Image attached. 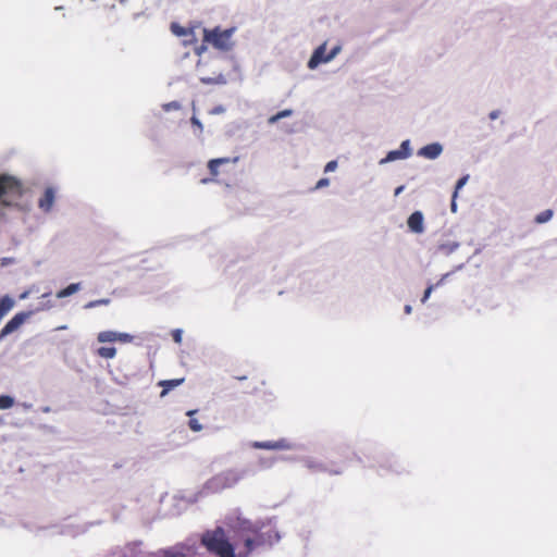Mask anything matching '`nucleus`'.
<instances>
[{
	"label": "nucleus",
	"mask_w": 557,
	"mask_h": 557,
	"mask_svg": "<svg viewBox=\"0 0 557 557\" xmlns=\"http://www.w3.org/2000/svg\"><path fill=\"white\" fill-rule=\"evenodd\" d=\"M250 467L228 468L209 479L205 484V490L209 493H220L226 488H233L245 478L252 475Z\"/></svg>",
	"instance_id": "obj_1"
},
{
	"label": "nucleus",
	"mask_w": 557,
	"mask_h": 557,
	"mask_svg": "<svg viewBox=\"0 0 557 557\" xmlns=\"http://www.w3.org/2000/svg\"><path fill=\"white\" fill-rule=\"evenodd\" d=\"M201 544L208 552L219 557H233V555H235L234 547L227 540L222 527H216L214 530L203 532L201 535Z\"/></svg>",
	"instance_id": "obj_2"
},
{
	"label": "nucleus",
	"mask_w": 557,
	"mask_h": 557,
	"mask_svg": "<svg viewBox=\"0 0 557 557\" xmlns=\"http://www.w3.org/2000/svg\"><path fill=\"white\" fill-rule=\"evenodd\" d=\"M23 186L12 175H0V207H11L22 196Z\"/></svg>",
	"instance_id": "obj_3"
},
{
	"label": "nucleus",
	"mask_w": 557,
	"mask_h": 557,
	"mask_svg": "<svg viewBox=\"0 0 557 557\" xmlns=\"http://www.w3.org/2000/svg\"><path fill=\"white\" fill-rule=\"evenodd\" d=\"M236 27L221 29L219 26L212 29H203V40L211 44L215 49L221 51H230L234 48L233 35Z\"/></svg>",
	"instance_id": "obj_4"
},
{
	"label": "nucleus",
	"mask_w": 557,
	"mask_h": 557,
	"mask_svg": "<svg viewBox=\"0 0 557 557\" xmlns=\"http://www.w3.org/2000/svg\"><path fill=\"white\" fill-rule=\"evenodd\" d=\"M250 447L267 450H299L305 448L302 444L290 442L287 438H280L277 441H253L250 443Z\"/></svg>",
	"instance_id": "obj_5"
},
{
	"label": "nucleus",
	"mask_w": 557,
	"mask_h": 557,
	"mask_svg": "<svg viewBox=\"0 0 557 557\" xmlns=\"http://www.w3.org/2000/svg\"><path fill=\"white\" fill-rule=\"evenodd\" d=\"M412 154L411 143L410 139H405L401 141L400 146L396 150H391L387 154L379 161L380 165H384L389 162H394L397 160H406Z\"/></svg>",
	"instance_id": "obj_6"
},
{
	"label": "nucleus",
	"mask_w": 557,
	"mask_h": 557,
	"mask_svg": "<svg viewBox=\"0 0 557 557\" xmlns=\"http://www.w3.org/2000/svg\"><path fill=\"white\" fill-rule=\"evenodd\" d=\"M35 311H22L17 312L12 317L0 331V342H2L8 335L16 331L27 319H29Z\"/></svg>",
	"instance_id": "obj_7"
},
{
	"label": "nucleus",
	"mask_w": 557,
	"mask_h": 557,
	"mask_svg": "<svg viewBox=\"0 0 557 557\" xmlns=\"http://www.w3.org/2000/svg\"><path fill=\"white\" fill-rule=\"evenodd\" d=\"M379 467L382 471L392 472L396 474H403L408 472L407 465L395 456H388L377 461Z\"/></svg>",
	"instance_id": "obj_8"
},
{
	"label": "nucleus",
	"mask_w": 557,
	"mask_h": 557,
	"mask_svg": "<svg viewBox=\"0 0 557 557\" xmlns=\"http://www.w3.org/2000/svg\"><path fill=\"white\" fill-rule=\"evenodd\" d=\"M276 524V518H268L267 520H258V521H250L247 519H240L238 518V525L242 531H248L253 534L257 532L264 530L268 527H275Z\"/></svg>",
	"instance_id": "obj_9"
},
{
	"label": "nucleus",
	"mask_w": 557,
	"mask_h": 557,
	"mask_svg": "<svg viewBox=\"0 0 557 557\" xmlns=\"http://www.w3.org/2000/svg\"><path fill=\"white\" fill-rule=\"evenodd\" d=\"M444 147L440 141H434L421 147L417 156L426 160H436L443 153Z\"/></svg>",
	"instance_id": "obj_10"
},
{
	"label": "nucleus",
	"mask_w": 557,
	"mask_h": 557,
	"mask_svg": "<svg viewBox=\"0 0 557 557\" xmlns=\"http://www.w3.org/2000/svg\"><path fill=\"white\" fill-rule=\"evenodd\" d=\"M94 523H76L72 520L65 521L60 530L63 535L75 537L85 533Z\"/></svg>",
	"instance_id": "obj_11"
},
{
	"label": "nucleus",
	"mask_w": 557,
	"mask_h": 557,
	"mask_svg": "<svg viewBox=\"0 0 557 557\" xmlns=\"http://www.w3.org/2000/svg\"><path fill=\"white\" fill-rule=\"evenodd\" d=\"M57 189L52 186L47 187L41 197L38 199V208L45 212L49 213L53 205L55 202Z\"/></svg>",
	"instance_id": "obj_12"
},
{
	"label": "nucleus",
	"mask_w": 557,
	"mask_h": 557,
	"mask_svg": "<svg viewBox=\"0 0 557 557\" xmlns=\"http://www.w3.org/2000/svg\"><path fill=\"white\" fill-rule=\"evenodd\" d=\"M326 42H323L318 48L314 49L313 53L311 54L309 61H308V67L310 70L317 69L321 63H329L330 61L326 60Z\"/></svg>",
	"instance_id": "obj_13"
},
{
	"label": "nucleus",
	"mask_w": 557,
	"mask_h": 557,
	"mask_svg": "<svg viewBox=\"0 0 557 557\" xmlns=\"http://www.w3.org/2000/svg\"><path fill=\"white\" fill-rule=\"evenodd\" d=\"M408 228L414 234L424 232V216L421 211L412 212L407 220Z\"/></svg>",
	"instance_id": "obj_14"
},
{
	"label": "nucleus",
	"mask_w": 557,
	"mask_h": 557,
	"mask_svg": "<svg viewBox=\"0 0 557 557\" xmlns=\"http://www.w3.org/2000/svg\"><path fill=\"white\" fill-rule=\"evenodd\" d=\"M257 536H259V542H261L262 546L263 545H269V546H273L275 544H277L282 536H281V533L275 530V529H270L268 531H259L256 533Z\"/></svg>",
	"instance_id": "obj_15"
},
{
	"label": "nucleus",
	"mask_w": 557,
	"mask_h": 557,
	"mask_svg": "<svg viewBox=\"0 0 557 557\" xmlns=\"http://www.w3.org/2000/svg\"><path fill=\"white\" fill-rule=\"evenodd\" d=\"M185 547V544L178 543L171 547L161 548L158 550L157 557H187Z\"/></svg>",
	"instance_id": "obj_16"
},
{
	"label": "nucleus",
	"mask_w": 557,
	"mask_h": 557,
	"mask_svg": "<svg viewBox=\"0 0 557 557\" xmlns=\"http://www.w3.org/2000/svg\"><path fill=\"white\" fill-rule=\"evenodd\" d=\"M185 381L184 377L182 379H172V380H163L159 382V385L163 387L160 396L164 397L171 389L180 386Z\"/></svg>",
	"instance_id": "obj_17"
},
{
	"label": "nucleus",
	"mask_w": 557,
	"mask_h": 557,
	"mask_svg": "<svg viewBox=\"0 0 557 557\" xmlns=\"http://www.w3.org/2000/svg\"><path fill=\"white\" fill-rule=\"evenodd\" d=\"M302 462H304L305 467H307L311 471H314V472L326 471V466L323 462H321L314 458L306 457L302 459Z\"/></svg>",
	"instance_id": "obj_18"
},
{
	"label": "nucleus",
	"mask_w": 557,
	"mask_h": 557,
	"mask_svg": "<svg viewBox=\"0 0 557 557\" xmlns=\"http://www.w3.org/2000/svg\"><path fill=\"white\" fill-rule=\"evenodd\" d=\"M244 545L246 548V553L244 555L239 553V557H247L256 547L262 546L261 542H259V536H257V534H255V537L245 539Z\"/></svg>",
	"instance_id": "obj_19"
},
{
	"label": "nucleus",
	"mask_w": 557,
	"mask_h": 557,
	"mask_svg": "<svg viewBox=\"0 0 557 557\" xmlns=\"http://www.w3.org/2000/svg\"><path fill=\"white\" fill-rule=\"evenodd\" d=\"M81 288H82L81 283H72V284L67 285L65 288L59 290L57 293V297L60 299L70 297V296L74 295L75 293H77Z\"/></svg>",
	"instance_id": "obj_20"
},
{
	"label": "nucleus",
	"mask_w": 557,
	"mask_h": 557,
	"mask_svg": "<svg viewBox=\"0 0 557 557\" xmlns=\"http://www.w3.org/2000/svg\"><path fill=\"white\" fill-rule=\"evenodd\" d=\"M14 307V300L5 295L0 300V320Z\"/></svg>",
	"instance_id": "obj_21"
},
{
	"label": "nucleus",
	"mask_w": 557,
	"mask_h": 557,
	"mask_svg": "<svg viewBox=\"0 0 557 557\" xmlns=\"http://www.w3.org/2000/svg\"><path fill=\"white\" fill-rule=\"evenodd\" d=\"M171 32L177 37L194 36L193 29L185 28L176 22L171 24Z\"/></svg>",
	"instance_id": "obj_22"
},
{
	"label": "nucleus",
	"mask_w": 557,
	"mask_h": 557,
	"mask_svg": "<svg viewBox=\"0 0 557 557\" xmlns=\"http://www.w3.org/2000/svg\"><path fill=\"white\" fill-rule=\"evenodd\" d=\"M99 343H114L116 342V331H102L97 335Z\"/></svg>",
	"instance_id": "obj_23"
},
{
	"label": "nucleus",
	"mask_w": 557,
	"mask_h": 557,
	"mask_svg": "<svg viewBox=\"0 0 557 557\" xmlns=\"http://www.w3.org/2000/svg\"><path fill=\"white\" fill-rule=\"evenodd\" d=\"M97 355L104 359H112L116 355V348L112 346H103L97 349Z\"/></svg>",
	"instance_id": "obj_24"
},
{
	"label": "nucleus",
	"mask_w": 557,
	"mask_h": 557,
	"mask_svg": "<svg viewBox=\"0 0 557 557\" xmlns=\"http://www.w3.org/2000/svg\"><path fill=\"white\" fill-rule=\"evenodd\" d=\"M200 82L206 85H212V84L225 85L227 83L226 77L222 73H220L215 77H201Z\"/></svg>",
	"instance_id": "obj_25"
},
{
	"label": "nucleus",
	"mask_w": 557,
	"mask_h": 557,
	"mask_svg": "<svg viewBox=\"0 0 557 557\" xmlns=\"http://www.w3.org/2000/svg\"><path fill=\"white\" fill-rule=\"evenodd\" d=\"M554 215V212L552 209H546L544 211H542L541 213H539L534 221L537 223V224H544L548 221H550V219L553 218Z\"/></svg>",
	"instance_id": "obj_26"
},
{
	"label": "nucleus",
	"mask_w": 557,
	"mask_h": 557,
	"mask_svg": "<svg viewBox=\"0 0 557 557\" xmlns=\"http://www.w3.org/2000/svg\"><path fill=\"white\" fill-rule=\"evenodd\" d=\"M459 246L460 245L458 242H448V243L442 244L440 246V249L442 251H444L446 255H451L459 248Z\"/></svg>",
	"instance_id": "obj_27"
},
{
	"label": "nucleus",
	"mask_w": 557,
	"mask_h": 557,
	"mask_svg": "<svg viewBox=\"0 0 557 557\" xmlns=\"http://www.w3.org/2000/svg\"><path fill=\"white\" fill-rule=\"evenodd\" d=\"M14 405V398L10 395H1L0 396V409L5 410L11 408Z\"/></svg>",
	"instance_id": "obj_28"
},
{
	"label": "nucleus",
	"mask_w": 557,
	"mask_h": 557,
	"mask_svg": "<svg viewBox=\"0 0 557 557\" xmlns=\"http://www.w3.org/2000/svg\"><path fill=\"white\" fill-rule=\"evenodd\" d=\"M111 302V300L109 298H101V299H97V300H91L89 302H87L84 308L85 309H92V308H96L98 306H107Z\"/></svg>",
	"instance_id": "obj_29"
},
{
	"label": "nucleus",
	"mask_w": 557,
	"mask_h": 557,
	"mask_svg": "<svg viewBox=\"0 0 557 557\" xmlns=\"http://www.w3.org/2000/svg\"><path fill=\"white\" fill-rule=\"evenodd\" d=\"M469 181V174H466L463 176H461L457 183H456V186H455V190H454V198H457L458 196V191L463 188V186L468 183Z\"/></svg>",
	"instance_id": "obj_30"
},
{
	"label": "nucleus",
	"mask_w": 557,
	"mask_h": 557,
	"mask_svg": "<svg viewBox=\"0 0 557 557\" xmlns=\"http://www.w3.org/2000/svg\"><path fill=\"white\" fill-rule=\"evenodd\" d=\"M275 461H276L275 458L260 457L258 460V463H259L260 468H262V469H270L274 466Z\"/></svg>",
	"instance_id": "obj_31"
},
{
	"label": "nucleus",
	"mask_w": 557,
	"mask_h": 557,
	"mask_svg": "<svg viewBox=\"0 0 557 557\" xmlns=\"http://www.w3.org/2000/svg\"><path fill=\"white\" fill-rule=\"evenodd\" d=\"M220 161L221 160H213V159H211L208 162V169H209V171H210L212 176H218L219 175Z\"/></svg>",
	"instance_id": "obj_32"
},
{
	"label": "nucleus",
	"mask_w": 557,
	"mask_h": 557,
	"mask_svg": "<svg viewBox=\"0 0 557 557\" xmlns=\"http://www.w3.org/2000/svg\"><path fill=\"white\" fill-rule=\"evenodd\" d=\"M181 108H182L181 103L176 100L166 102L162 106V109L165 112L176 111V110H180Z\"/></svg>",
	"instance_id": "obj_33"
},
{
	"label": "nucleus",
	"mask_w": 557,
	"mask_h": 557,
	"mask_svg": "<svg viewBox=\"0 0 557 557\" xmlns=\"http://www.w3.org/2000/svg\"><path fill=\"white\" fill-rule=\"evenodd\" d=\"M133 339H134V336L128 333L116 332V342L131 343Z\"/></svg>",
	"instance_id": "obj_34"
},
{
	"label": "nucleus",
	"mask_w": 557,
	"mask_h": 557,
	"mask_svg": "<svg viewBox=\"0 0 557 557\" xmlns=\"http://www.w3.org/2000/svg\"><path fill=\"white\" fill-rule=\"evenodd\" d=\"M188 425L194 432H200L203 429L202 424L195 418H190Z\"/></svg>",
	"instance_id": "obj_35"
},
{
	"label": "nucleus",
	"mask_w": 557,
	"mask_h": 557,
	"mask_svg": "<svg viewBox=\"0 0 557 557\" xmlns=\"http://www.w3.org/2000/svg\"><path fill=\"white\" fill-rule=\"evenodd\" d=\"M342 51V46L341 45H336L334 46L330 52L326 54V60H329L330 62Z\"/></svg>",
	"instance_id": "obj_36"
},
{
	"label": "nucleus",
	"mask_w": 557,
	"mask_h": 557,
	"mask_svg": "<svg viewBox=\"0 0 557 557\" xmlns=\"http://www.w3.org/2000/svg\"><path fill=\"white\" fill-rule=\"evenodd\" d=\"M434 289H435V286H434L433 284H430V285L425 288V290H424V293H423V296H422V298H421V302H422V304H425V302L428 301V299L430 298V296H431V294H432V292H433Z\"/></svg>",
	"instance_id": "obj_37"
},
{
	"label": "nucleus",
	"mask_w": 557,
	"mask_h": 557,
	"mask_svg": "<svg viewBox=\"0 0 557 557\" xmlns=\"http://www.w3.org/2000/svg\"><path fill=\"white\" fill-rule=\"evenodd\" d=\"M337 161L336 160H332V161H329L325 166H324V172L325 173H329V172H333L337 169Z\"/></svg>",
	"instance_id": "obj_38"
},
{
	"label": "nucleus",
	"mask_w": 557,
	"mask_h": 557,
	"mask_svg": "<svg viewBox=\"0 0 557 557\" xmlns=\"http://www.w3.org/2000/svg\"><path fill=\"white\" fill-rule=\"evenodd\" d=\"M172 336H173V341L175 343L180 344V343H182L183 331L181 329H176L173 331Z\"/></svg>",
	"instance_id": "obj_39"
},
{
	"label": "nucleus",
	"mask_w": 557,
	"mask_h": 557,
	"mask_svg": "<svg viewBox=\"0 0 557 557\" xmlns=\"http://www.w3.org/2000/svg\"><path fill=\"white\" fill-rule=\"evenodd\" d=\"M329 185H330V180L327 177H322L317 182L314 189H321Z\"/></svg>",
	"instance_id": "obj_40"
},
{
	"label": "nucleus",
	"mask_w": 557,
	"mask_h": 557,
	"mask_svg": "<svg viewBox=\"0 0 557 557\" xmlns=\"http://www.w3.org/2000/svg\"><path fill=\"white\" fill-rule=\"evenodd\" d=\"M1 267H8L10 264L15 263V259L12 257H3L0 260Z\"/></svg>",
	"instance_id": "obj_41"
},
{
	"label": "nucleus",
	"mask_w": 557,
	"mask_h": 557,
	"mask_svg": "<svg viewBox=\"0 0 557 557\" xmlns=\"http://www.w3.org/2000/svg\"><path fill=\"white\" fill-rule=\"evenodd\" d=\"M190 122L194 126H196L199 129L200 133L202 132V129H203L202 123L200 122V120L197 116H195V115L191 116Z\"/></svg>",
	"instance_id": "obj_42"
},
{
	"label": "nucleus",
	"mask_w": 557,
	"mask_h": 557,
	"mask_svg": "<svg viewBox=\"0 0 557 557\" xmlns=\"http://www.w3.org/2000/svg\"><path fill=\"white\" fill-rule=\"evenodd\" d=\"M292 114H293V110L292 109H285V110H282V111L277 112V117H280L282 120V119L290 116Z\"/></svg>",
	"instance_id": "obj_43"
},
{
	"label": "nucleus",
	"mask_w": 557,
	"mask_h": 557,
	"mask_svg": "<svg viewBox=\"0 0 557 557\" xmlns=\"http://www.w3.org/2000/svg\"><path fill=\"white\" fill-rule=\"evenodd\" d=\"M53 307V302L51 301H47L45 304H41L36 310H34L35 312H38V311H42V310H49Z\"/></svg>",
	"instance_id": "obj_44"
},
{
	"label": "nucleus",
	"mask_w": 557,
	"mask_h": 557,
	"mask_svg": "<svg viewBox=\"0 0 557 557\" xmlns=\"http://www.w3.org/2000/svg\"><path fill=\"white\" fill-rule=\"evenodd\" d=\"M451 274H453V272H448V273H445L444 275H442L440 281L436 284H433L435 286V288L442 286Z\"/></svg>",
	"instance_id": "obj_45"
},
{
	"label": "nucleus",
	"mask_w": 557,
	"mask_h": 557,
	"mask_svg": "<svg viewBox=\"0 0 557 557\" xmlns=\"http://www.w3.org/2000/svg\"><path fill=\"white\" fill-rule=\"evenodd\" d=\"M238 159H239L238 157H235V158H233V159H231V158H216L215 160H221V161H220V165H222V164H226V163H228V162H231V161H232L233 163H236V162L238 161Z\"/></svg>",
	"instance_id": "obj_46"
},
{
	"label": "nucleus",
	"mask_w": 557,
	"mask_h": 557,
	"mask_svg": "<svg viewBox=\"0 0 557 557\" xmlns=\"http://www.w3.org/2000/svg\"><path fill=\"white\" fill-rule=\"evenodd\" d=\"M224 112H225V108H224L223 106H221V104H220V106L214 107V108L210 111V113H211V114H222V113H224Z\"/></svg>",
	"instance_id": "obj_47"
},
{
	"label": "nucleus",
	"mask_w": 557,
	"mask_h": 557,
	"mask_svg": "<svg viewBox=\"0 0 557 557\" xmlns=\"http://www.w3.org/2000/svg\"><path fill=\"white\" fill-rule=\"evenodd\" d=\"M499 114H500L499 110H493L490 112L488 117L494 121V120L498 119Z\"/></svg>",
	"instance_id": "obj_48"
},
{
	"label": "nucleus",
	"mask_w": 557,
	"mask_h": 557,
	"mask_svg": "<svg viewBox=\"0 0 557 557\" xmlns=\"http://www.w3.org/2000/svg\"><path fill=\"white\" fill-rule=\"evenodd\" d=\"M30 294H32V289L24 290L22 294H20L18 298L21 300L27 299Z\"/></svg>",
	"instance_id": "obj_49"
},
{
	"label": "nucleus",
	"mask_w": 557,
	"mask_h": 557,
	"mask_svg": "<svg viewBox=\"0 0 557 557\" xmlns=\"http://www.w3.org/2000/svg\"><path fill=\"white\" fill-rule=\"evenodd\" d=\"M280 120H281V119H280V117H277V113H276V114H274V115H272V116H270V117L268 119V123H269V124H275V123H276V122H278Z\"/></svg>",
	"instance_id": "obj_50"
},
{
	"label": "nucleus",
	"mask_w": 557,
	"mask_h": 557,
	"mask_svg": "<svg viewBox=\"0 0 557 557\" xmlns=\"http://www.w3.org/2000/svg\"><path fill=\"white\" fill-rule=\"evenodd\" d=\"M405 189V186L404 185H400L398 187H396L395 191H394V195L395 196H399Z\"/></svg>",
	"instance_id": "obj_51"
},
{
	"label": "nucleus",
	"mask_w": 557,
	"mask_h": 557,
	"mask_svg": "<svg viewBox=\"0 0 557 557\" xmlns=\"http://www.w3.org/2000/svg\"><path fill=\"white\" fill-rule=\"evenodd\" d=\"M450 209H451L453 212L457 211L456 198H454V197H453V200H451V203H450Z\"/></svg>",
	"instance_id": "obj_52"
},
{
	"label": "nucleus",
	"mask_w": 557,
	"mask_h": 557,
	"mask_svg": "<svg viewBox=\"0 0 557 557\" xmlns=\"http://www.w3.org/2000/svg\"><path fill=\"white\" fill-rule=\"evenodd\" d=\"M404 311L406 314H410L412 312V306L411 305H405Z\"/></svg>",
	"instance_id": "obj_53"
},
{
	"label": "nucleus",
	"mask_w": 557,
	"mask_h": 557,
	"mask_svg": "<svg viewBox=\"0 0 557 557\" xmlns=\"http://www.w3.org/2000/svg\"><path fill=\"white\" fill-rule=\"evenodd\" d=\"M462 269H463V263L456 265L451 272L454 273V272L460 271Z\"/></svg>",
	"instance_id": "obj_54"
},
{
	"label": "nucleus",
	"mask_w": 557,
	"mask_h": 557,
	"mask_svg": "<svg viewBox=\"0 0 557 557\" xmlns=\"http://www.w3.org/2000/svg\"><path fill=\"white\" fill-rule=\"evenodd\" d=\"M206 50V46H200L198 49H197V53L200 54L202 51Z\"/></svg>",
	"instance_id": "obj_55"
},
{
	"label": "nucleus",
	"mask_w": 557,
	"mask_h": 557,
	"mask_svg": "<svg viewBox=\"0 0 557 557\" xmlns=\"http://www.w3.org/2000/svg\"><path fill=\"white\" fill-rule=\"evenodd\" d=\"M212 181H213V178H202V180H201V183H202V184H207V183H210V182H212Z\"/></svg>",
	"instance_id": "obj_56"
},
{
	"label": "nucleus",
	"mask_w": 557,
	"mask_h": 557,
	"mask_svg": "<svg viewBox=\"0 0 557 557\" xmlns=\"http://www.w3.org/2000/svg\"><path fill=\"white\" fill-rule=\"evenodd\" d=\"M196 412H197V410H188L186 412V414L189 416V417H193V414H195Z\"/></svg>",
	"instance_id": "obj_57"
},
{
	"label": "nucleus",
	"mask_w": 557,
	"mask_h": 557,
	"mask_svg": "<svg viewBox=\"0 0 557 557\" xmlns=\"http://www.w3.org/2000/svg\"><path fill=\"white\" fill-rule=\"evenodd\" d=\"M29 289H32V293L38 290V288L35 285H33Z\"/></svg>",
	"instance_id": "obj_58"
},
{
	"label": "nucleus",
	"mask_w": 557,
	"mask_h": 557,
	"mask_svg": "<svg viewBox=\"0 0 557 557\" xmlns=\"http://www.w3.org/2000/svg\"><path fill=\"white\" fill-rule=\"evenodd\" d=\"M114 380H115L119 384H124V381H122V380H119V379H116V377H114Z\"/></svg>",
	"instance_id": "obj_59"
},
{
	"label": "nucleus",
	"mask_w": 557,
	"mask_h": 557,
	"mask_svg": "<svg viewBox=\"0 0 557 557\" xmlns=\"http://www.w3.org/2000/svg\"><path fill=\"white\" fill-rule=\"evenodd\" d=\"M49 296H50V293H45L41 297H42V298H47V297H49Z\"/></svg>",
	"instance_id": "obj_60"
},
{
	"label": "nucleus",
	"mask_w": 557,
	"mask_h": 557,
	"mask_svg": "<svg viewBox=\"0 0 557 557\" xmlns=\"http://www.w3.org/2000/svg\"><path fill=\"white\" fill-rule=\"evenodd\" d=\"M44 411H45V412H49V411H50V408H49V407H46V408L44 409Z\"/></svg>",
	"instance_id": "obj_61"
},
{
	"label": "nucleus",
	"mask_w": 557,
	"mask_h": 557,
	"mask_svg": "<svg viewBox=\"0 0 557 557\" xmlns=\"http://www.w3.org/2000/svg\"><path fill=\"white\" fill-rule=\"evenodd\" d=\"M119 1H120V3H122V4H125V3H126V0H119Z\"/></svg>",
	"instance_id": "obj_62"
},
{
	"label": "nucleus",
	"mask_w": 557,
	"mask_h": 557,
	"mask_svg": "<svg viewBox=\"0 0 557 557\" xmlns=\"http://www.w3.org/2000/svg\"><path fill=\"white\" fill-rule=\"evenodd\" d=\"M2 424H3V419H2V418H0V425H2Z\"/></svg>",
	"instance_id": "obj_63"
}]
</instances>
